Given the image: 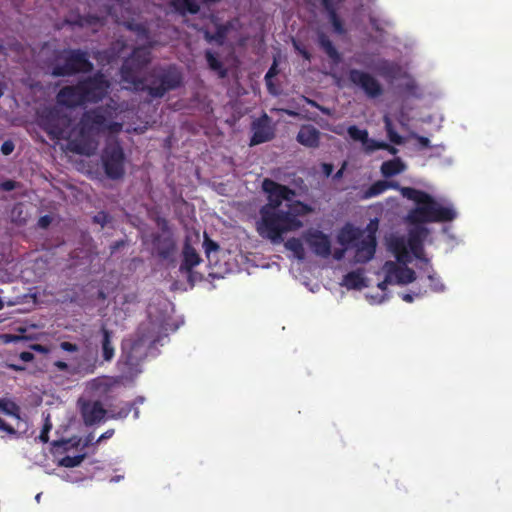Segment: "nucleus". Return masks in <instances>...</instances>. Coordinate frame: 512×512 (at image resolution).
<instances>
[{
  "label": "nucleus",
  "instance_id": "f257e3e1",
  "mask_svg": "<svg viewBox=\"0 0 512 512\" xmlns=\"http://www.w3.org/2000/svg\"><path fill=\"white\" fill-rule=\"evenodd\" d=\"M262 190L267 195V203L260 208L257 231L263 238L279 244L284 233L297 231L303 226L298 217L311 213L312 208L295 200L297 193L294 189L270 178L262 181Z\"/></svg>",
  "mask_w": 512,
  "mask_h": 512
},
{
  "label": "nucleus",
  "instance_id": "f03ea898",
  "mask_svg": "<svg viewBox=\"0 0 512 512\" xmlns=\"http://www.w3.org/2000/svg\"><path fill=\"white\" fill-rule=\"evenodd\" d=\"M181 84L182 75L176 68H152L129 88L135 92H147L151 98H162Z\"/></svg>",
  "mask_w": 512,
  "mask_h": 512
},
{
  "label": "nucleus",
  "instance_id": "7ed1b4c3",
  "mask_svg": "<svg viewBox=\"0 0 512 512\" xmlns=\"http://www.w3.org/2000/svg\"><path fill=\"white\" fill-rule=\"evenodd\" d=\"M117 108L106 104L85 111L80 119V132L84 134H118L123 129V124L116 121Z\"/></svg>",
  "mask_w": 512,
  "mask_h": 512
},
{
  "label": "nucleus",
  "instance_id": "20e7f679",
  "mask_svg": "<svg viewBox=\"0 0 512 512\" xmlns=\"http://www.w3.org/2000/svg\"><path fill=\"white\" fill-rule=\"evenodd\" d=\"M159 341V337L154 335L152 324L140 325L132 338L123 340L120 362L132 370L146 356L147 347L154 346Z\"/></svg>",
  "mask_w": 512,
  "mask_h": 512
},
{
  "label": "nucleus",
  "instance_id": "39448f33",
  "mask_svg": "<svg viewBox=\"0 0 512 512\" xmlns=\"http://www.w3.org/2000/svg\"><path fill=\"white\" fill-rule=\"evenodd\" d=\"M55 61L51 71L53 77L90 73L94 67L88 52L81 49H64L56 55Z\"/></svg>",
  "mask_w": 512,
  "mask_h": 512
},
{
  "label": "nucleus",
  "instance_id": "423d86ee",
  "mask_svg": "<svg viewBox=\"0 0 512 512\" xmlns=\"http://www.w3.org/2000/svg\"><path fill=\"white\" fill-rule=\"evenodd\" d=\"M400 192L403 197L414 201L417 205L407 215V221L410 224L432 223L434 198L430 194L413 187H401Z\"/></svg>",
  "mask_w": 512,
  "mask_h": 512
},
{
  "label": "nucleus",
  "instance_id": "0eeeda50",
  "mask_svg": "<svg viewBox=\"0 0 512 512\" xmlns=\"http://www.w3.org/2000/svg\"><path fill=\"white\" fill-rule=\"evenodd\" d=\"M101 163L109 179L119 180L124 177L126 156L118 140L106 142L101 153Z\"/></svg>",
  "mask_w": 512,
  "mask_h": 512
},
{
  "label": "nucleus",
  "instance_id": "6e6552de",
  "mask_svg": "<svg viewBox=\"0 0 512 512\" xmlns=\"http://www.w3.org/2000/svg\"><path fill=\"white\" fill-rule=\"evenodd\" d=\"M150 52L143 47H136L129 57L125 58L120 68L121 81L131 87L139 77V73L150 63Z\"/></svg>",
  "mask_w": 512,
  "mask_h": 512
},
{
  "label": "nucleus",
  "instance_id": "1a4fd4ad",
  "mask_svg": "<svg viewBox=\"0 0 512 512\" xmlns=\"http://www.w3.org/2000/svg\"><path fill=\"white\" fill-rule=\"evenodd\" d=\"M79 82L86 104H96L102 101L110 88V82L101 72L79 80Z\"/></svg>",
  "mask_w": 512,
  "mask_h": 512
},
{
  "label": "nucleus",
  "instance_id": "9d476101",
  "mask_svg": "<svg viewBox=\"0 0 512 512\" xmlns=\"http://www.w3.org/2000/svg\"><path fill=\"white\" fill-rule=\"evenodd\" d=\"M349 81L361 88L370 98H377L383 93V89L379 81L368 72L351 69L348 73Z\"/></svg>",
  "mask_w": 512,
  "mask_h": 512
},
{
  "label": "nucleus",
  "instance_id": "9b49d317",
  "mask_svg": "<svg viewBox=\"0 0 512 512\" xmlns=\"http://www.w3.org/2000/svg\"><path fill=\"white\" fill-rule=\"evenodd\" d=\"M56 100L59 105L69 109L86 105L79 81L75 85L62 87L56 95Z\"/></svg>",
  "mask_w": 512,
  "mask_h": 512
},
{
  "label": "nucleus",
  "instance_id": "f8f14e48",
  "mask_svg": "<svg viewBox=\"0 0 512 512\" xmlns=\"http://www.w3.org/2000/svg\"><path fill=\"white\" fill-rule=\"evenodd\" d=\"M428 233L429 231L426 227L417 226L409 230L408 238L406 239L407 250H410L415 258L424 261L427 265H429V260L424 256L423 242Z\"/></svg>",
  "mask_w": 512,
  "mask_h": 512
},
{
  "label": "nucleus",
  "instance_id": "ddd939ff",
  "mask_svg": "<svg viewBox=\"0 0 512 512\" xmlns=\"http://www.w3.org/2000/svg\"><path fill=\"white\" fill-rule=\"evenodd\" d=\"M304 240L317 256L327 258L331 254L329 236L319 230H310L304 234Z\"/></svg>",
  "mask_w": 512,
  "mask_h": 512
},
{
  "label": "nucleus",
  "instance_id": "4468645a",
  "mask_svg": "<svg viewBox=\"0 0 512 512\" xmlns=\"http://www.w3.org/2000/svg\"><path fill=\"white\" fill-rule=\"evenodd\" d=\"M355 261L358 263H367L370 261L375 254L377 240L373 232L365 235L361 240L355 244Z\"/></svg>",
  "mask_w": 512,
  "mask_h": 512
},
{
  "label": "nucleus",
  "instance_id": "2eb2a0df",
  "mask_svg": "<svg viewBox=\"0 0 512 512\" xmlns=\"http://www.w3.org/2000/svg\"><path fill=\"white\" fill-rule=\"evenodd\" d=\"M81 413L84 423L91 426L102 421L107 411L100 401H92L82 405Z\"/></svg>",
  "mask_w": 512,
  "mask_h": 512
},
{
  "label": "nucleus",
  "instance_id": "dca6fc26",
  "mask_svg": "<svg viewBox=\"0 0 512 512\" xmlns=\"http://www.w3.org/2000/svg\"><path fill=\"white\" fill-rule=\"evenodd\" d=\"M397 265L395 262L387 261L384 268H387L393 277L394 283L406 285L412 283L416 279V273L413 269L406 266Z\"/></svg>",
  "mask_w": 512,
  "mask_h": 512
},
{
  "label": "nucleus",
  "instance_id": "f3484780",
  "mask_svg": "<svg viewBox=\"0 0 512 512\" xmlns=\"http://www.w3.org/2000/svg\"><path fill=\"white\" fill-rule=\"evenodd\" d=\"M388 250L401 264L410 262L411 257L407 250L406 238L404 236H391L387 241Z\"/></svg>",
  "mask_w": 512,
  "mask_h": 512
},
{
  "label": "nucleus",
  "instance_id": "a211bd4d",
  "mask_svg": "<svg viewBox=\"0 0 512 512\" xmlns=\"http://www.w3.org/2000/svg\"><path fill=\"white\" fill-rule=\"evenodd\" d=\"M320 131L310 124L302 125L296 136V140L308 148H317L320 144Z\"/></svg>",
  "mask_w": 512,
  "mask_h": 512
},
{
  "label": "nucleus",
  "instance_id": "6ab92c4d",
  "mask_svg": "<svg viewBox=\"0 0 512 512\" xmlns=\"http://www.w3.org/2000/svg\"><path fill=\"white\" fill-rule=\"evenodd\" d=\"M153 245L158 256L162 259H168L176 248L175 242L170 234L155 236Z\"/></svg>",
  "mask_w": 512,
  "mask_h": 512
},
{
  "label": "nucleus",
  "instance_id": "aec40b11",
  "mask_svg": "<svg viewBox=\"0 0 512 512\" xmlns=\"http://www.w3.org/2000/svg\"><path fill=\"white\" fill-rule=\"evenodd\" d=\"M323 8L328 14V19L333 27L335 33L344 35L346 29L344 23L337 13V7L334 0H320Z\"/></svg>",
  "mask_w": 512,
  "mask_h": 512
},
{
  "label": "nucleus",
  "instance_id": "412c9836",
  "mask_svg": "<svg viewBox=\"0 0 512 512\" xmlns=\"http://www.w3.org/2000/svg\"><path fill=\"white\" fill-rule=\"evenodd\" d=\"M102 334L101 339V355L105 362H111L115 356V348L112 343L114 332L108 329L105 325L100 328Z\"/></svg>",
  "mask_w": 512,
  "mask_h": 512
},
{
  "label": "nucleus",
  "instance_id": "4be33fe9",
  "mask_svg": "<svg viewBox=\"0 0 512 512\" xmlns=\"http://www.w3.org/2000/svg\"><path fill=\"white\" fill-rule=\"evenodd\" d=\"M457 217V212L452 205L443 206L434 199L432 223L451 222Z\"/></svg>",
  "mask_w": 512,
  "mask_h": 512
},
{
  "label": "nucleus",
  "instance_id": "5701e85b",
  "mask_svg": "<svg viewBox=\"0 0 512 512\" xmlns=\"http://www.w3.org/2000/svg\"><path fill=\"white\" fill-rule=\"evenodd\" d=\"M389 188L392 189H400L399 184L397 182H391L386 180H378L371 184L362 195L363 199H370L376 196L381 195Z\"/></svg>",
  "mask_w": 512,
  "mask_h": 512
},
{
  "label": "nucleus",
  "instance_id": "b1692460",
  "mask_svg": "<svg viewBox=\"0 0 512 512\" xmlns=\"http://www.w3.org/2000/svg\"><path fill=\"white\" fill-rule=\"evenodd\" d=\"M317 42L320 48L325 52V54L332 60L333 63L338 64L341 62V55L329 39V37L324 32H319L317 34Z\"/></svg>",
  "mask_w": 512,
  "mask_h": 512
},
{
  "label": "nucleus",
  "instance_id": "393cba45",
  "mask_svg": "<svg viewBox=\"0 0 512 512\" xmlns=\"http://www.w3.org/2000/svg\"><path fill=\"white\" fill-rule=\"evenodd\" d=\"M201 262V258L197 251L189 244L183 248V261L180 265V271L190 272L195 266Z\"/></svg>",
  "mask_w": 512,
  "mask_h": 512
},
{
  "label": "nucleus",
  "instance_id": "a878e982",
  "mask_svg": "<svg viewBox=\"0 0 512 512\" xmlns=\"http://www.w3.org/2000/svg\"><path fill=\"white\" fill-rule=\"evenodd\" d=\"M56 113L50 111L45 119H43V128L52 139H60L63 136V128L57 123Z\"/></svg>",
  "mask_w": 512,
  "mask_h": 512
},
{
  "label": "nucleus",
  "instance_id": "bb28decb",
  "mask_svg": "<svg viewBox=\"0 0 512 512\" xmlns=\"http://www.w3.org/2000/svg\"><path fill=\"white\" fill-rule=\"evenodd\" d=\"M406 166L400 158H394L382 163L380 171L386 178L402 173Z\"/></svg>",
  "mask_w": 512,
  "mask_h": 512
},
{
  "label": "nucleus",
  "instance_id": "cd10ccee",
  "mask_svg": "<svg viewBox=\"0 0 512 512\" xmlns=\"http://www.w3.org/2000/svg\"><path fill=\"white\" fill-rule=\"evenodd\" d=\"M254 133L251 137L250 145H258L272 139V132L269 127L262 124L260 121L253 124Z\"/></svg>",
  "mask_w": 512,
  "mask_h": 512
},
{
  "label": "nucleus",
  "instance_id": "c85d7f7f",
  "mask_svg": "<svg viewBox=\"0 0 512 512\" xmlns=\"http://www.w3.org/2000/svg\"><path fill=\"white\" fill-rule=\"evenodd\" d=\"M53 366L56 368L57 371H60V372H65V373H68V374H76L82 370H85L86 373H93L95 368H96V365L95 363L89 365L88 367L82 369L81 365L80 364H77V365H74V364H69L65 361H62V360H57L53 363Z\"/></svg>",
  "mask_w": 512,
  "mask_h": 512
},
{
  "label": "nucleus",
  "instance_id": "c756f323",
  "mask_svg": "<svg viewBox=\"0 0 512 512\" xmlns=\"http://www.w3.org/2000/svg\"><path fill=\"white\" fill-rule=\"evenodd\" d=\"M171 5L182 15L187 12L197 14L200 10V6L195 0H172Z\"/></svg>",
  "mask_w": 512,
  "mask_h": 512
},
{
  "label": "nucleus",
  "instance_id": "7c9ffc66",
  "mask_svg": "<svg viewBox=\"0 0 512 512\" xmlns=\"http://www.w3.org/2000/svg\"><path fill=\"white\" fill-rule=\"evenodd\" d=\"M343 283L348 289H361L365 279L360 271H351L344 276Z\"/></svg>",
  "mask_w": 512,
  "mask_h": 512
},
{
  "label": "nucleus",
  "instance_id": "2f4dec72",
  "mask_svg": "<svg viewBox=\"0 0 512 512\" xmlns=\"http://www.w3.org/2000/svg\"><path fill=\"white\" fill-rule=\"evenodd\" d=\"M205 58L209 68L216 71L220 78H224L227 75V70L224 68L223 63L217 58V56L210 50L205 52Z\"/></svg>",
  "mask_w": 512,
  "mask_h": 512
},
{
  "label": "nucleus",
  "instance_id": "473e14b6",
  "mask_svg": "<svg viewBox=\"0 0 512 512\" xmlns=\"http://www.w3.org/2000/svg\"><path fill=\"white\" fill-rule=\"evenodd\" d=\"M229 31V27L224 24L216 25V31L211 34L210 32H205V39L209 42H216L219 45H222L226 39L227 33Z\"/></svg>",
  "mask_w": 512,
  "mask_h": 512
},
{
  "label": "nucleus",
  "instance_id": "72a5a7b5",
  "mask_svg": "<svg viewBox=\"0 0 512 512\" xmlns=\"http://www.w3.org/2000/svg\"><path fill=\"white\" fill-rule=\"evenodd\" d=\"M285 248L293 252L294 257L298 260H304L305 250L299 238L292 237L285 242Z\"/></svg>",
  "mask_w": 512,
  "mask_h": 512
},
{
  "label": "nucleus",
  "instance_id": "f704fd0d",
  "mask_svg": "<svg viewBox=\"0 0 512 512\" xmlns=\"http://www.w3.org/2000/svg\"><path fill=\"white\" fill-rule=\"evenodd\" d=\"M0 412L6 415L20 418V407L12 400L0 398Z\"/></svg>",
  "mask_w": 512,
  "mask_h": 512
},
{
  "label": "nucleus",
  "instance_id": "c9c22d12",
  "mask_svg": "<svg viewBox=\"0 0 512 512\" xmlns=\"http://www.w3.org/2000/svg\"><path fill=\"white\" fill-rule=\"evenodd\" d=\"M383 121H384L385 130H386L389 140L392 143L397 144V145L402 144L403 138L394 129L391 119L388 116H384Z\"/></svg>",
  "mask_w": 512,
  "mask_h": 512
},
{
  "label": "nucleus",
  "instance_id": "e433bc0d",
  "mask_svg": "<svg viewBox=\"0 0 512 512\" xmlns=\"http://www.w3.org/2000/svg\"><path fill=\"white\" fill-rule=\"evenodd\" d=\"M85 457V454H78L75 456L66 455L59 460V466L66 468L77 467L82 463Z\"/></svg>",
  "mask_w": 512,
  "mask_h": 512
},
{
  "label": "nucleus",
  "instance_id": "4c0bfd02",
  "mask_svg": "<svg viewBox=\"0 0 512 512\" xmlns=\"http://www.w3.org/2000/svg\"><path fill=\"white\" fill-rule=\"evenodd\" d=\"M347 132L350 138L354 141H360L362 143H366L368 141V131L360 129L356 125L349 126Z\"/></svg>",
  "mask_w": 512,
  "mask_h": 512
},
{
  "label": "nucleus",
  "instance_id": "58836bf2",
  "mask_svg": "<svg viewBox=\"0 0 512 512\" xmlns=\"http://www.w3.org/2000/svg\"><path fill=\"white\" fill-rule=\"evenodd\" d=\"M427 279L430 282L429 285H430V288L432 291H434V292H443L444 291L445 286L434 271L428 275Z\"/></svg>",
  "mask_w": 512,
  "mask_h": 512
},
{
  "label": "nucleus",
  "instance_id": "ea45409f",
  "mask_svg": "<svg viewBox=\"0 0 512 512\" xmlns=\"http://www.w3.org/2000/svg\"><path fill=\"white\" fill-rule=\"evenodd\" d=\"M134 409V404L131 402L125 403V405L115 414H113L111 417L115 419L119 418H126L130 412ZM139 411L137 408H135V417H138Z\"/></svg>",
  "mask_w": 512,
  "mask_h": 512
},
{
  "label": "nucleus",
  "instance_id": "a19ab883",
  "mask_svg": "<svg viewBox=\"0 0 512 512\" xmlns=\"http://www.w3.org/2000/svg\"><path fill=\"white\" fill-rule=\"evenodd\" d=\"M363 144L365 145V150L367 152H373L375 150L386 149V142H383V141H377V140L368 138V141Z\"/></svg>",
  "mask_w": 512,
  "mask_h": 512
},
{
  "label": "nucleus",
  "instance_id": "79ce46f5",
  "mask_svg": "<svg viewBox=\"0 0 512 512\" xmlns=\"http://www.w3.org/2000/svg\"><path fill=\"white\" fill-rule=\"evenodd\" d=\"M51 429H52V424L50 423L49 419L47 418L42 427L40 435H39V439L41 442L47 443L49 441V432Z\"/></svg>",
  "mask_w": 512,
  "mask_h": 512
},
{
  "label": "nucleus",
  "instance_id": "37998d69",
  "mask_svg": "<svg viewBox=\"0 0 512 512\" xmlns=\"http://www.w3.org/2000/svg\"><path fill=\"white\" fill-rule=\"evenodd\" d=\"M203 245L207 255H209L213 251L219 250V245L215 241L210 239L208 236H205Z\"/></svg>",
  "mask_w": 512,
  "mask_h": 512
},
{
  "label": "nucleus",
  "instance_id": "c03bdc74",
  "mask_svg": "<svg viewBox=\"0 0 512 512\" xmlns=\"http://www.w3.org/2000/svg\"><path fill=\"white\" fill-rule=\"evenodd\" d=\"M426 290H418V291H412V293H404L402 294L401 298L403 301L407 302V303H411L413 300H414V297H421L423 296L424 294H426Z\"/></svg>",
  "mask_w": 512,
  "mask_h": 512
},
{
  "label": "nucleus",
  "instance_id": "a18cd8bd",
  "mask_svg": "<svg viewBox=\"0 0 512 512\" xmlns=\"http://www.w3.org/2000/svg\"><path fill=\"white\" fill-rule=\"evenodd\" d=\"M385 270V278L382 282L378 284V288L382 291L387 289V286L390 284H394V280L392 275L390 274L389 270L387 268H384Z\"/></svg>",
  "mask_w": 512,
  "mask_h": 512
},
{
  "label": "nucleus",
  "instance_id": "49530a36",
  "mask_svg": "<svg viewBox=\"0 0 512 512\" xmlns=\"http://www.w3.org/2000/svg\"><path fill=\"white\" fill-rule=\"evenodd\" d=\"M15 149L14 142L12 140H6L1 145V152L3 155H10Z\"/></svg>",
  "mask_w": 512,
  "mask_h": 512
},
{
  "label": "nucleus",
  "instance_id": "de8ad7c7",
  "mask_svg": "<svg viewBox=\"0 0 512 512\" xmlns=\"http://www.w3.org/2000/svg\"><path fill=\"white\" fill-rule=\"evenodd\" d=\"M59 347L63 350V351H66V352H78L79 351V346L75 343H71V342H68V341H63L59 344Z\"/></svg>",
  "mask_w": 512,
  "mask_h": 512
},
{
  "label": "nucleus",
  "instance_id": "09e8293b",
  "mask_svg": "<svg viewBox=\"0 0 512 512\" xmlns=\"http://www.w3.org/2000/svg\"><path fill=\"white\" fill-rule=\"evenodd\" d=\"M52 220H53V218L50 215L41 216L38 219L37 226L41 229H46L50 226V224L52 223Z\"/></svg>",
  "mask_w": 512,
  "mask_h": 512
},
{
  "label": "nucleus",
  "instance_id": "8fccbe9b",
  "mask_svg": "<svg viewBox=\"0 0 512 512\" xmlns=\"http://www.w3.org/2000/svg\"><path fill=\"white\" fill-rule=\"evenodd\" d=\"M277 72V64L274 62L265 75V81L268 87L272 86L271 78L274 77Z\"/></svg>",
  "mask_w": 512,
  "mask_h": 512
},
{
  "label": "nucleus",
  "instance_id": "3c124183",
  "mask_svg": "<svg viewBox=\"0 0 512 512\" xmlns=\"http://www.w3.org/2000/svg\"><path fill=\"white\" fill-rule=\"evenodd\" d=\"M17 187V182L14 180H6L0 183V189L3 191H12Z\"/></svg>",
  "mask_w": 512,
  "mask_h": 512
},
{
  "label": "nucleus",
  "instance_id": "603ef678",
  "mask_svg": "<svg viewBox=\"0 0 512 512\" xmlns=\"http://www.w3.org/2000/svg\"><path fill=\"white\" fill-rule=\"evenodd\" d=\"M0 430L4 431L10 435L17 434L16 430L11 425L6 423L2 418H0Z\"/></svg>",
  "mask_w": 512,
  "mask_h": 512
},
{
  "label": "nucleus",
  "instance_id": "864d4df0",
  "mask_svg": "<svg viewBox=\"0 0 512 512\" xmlns=\"http://www.w3.org/2000/svg\"><path fill=\"white\" fill-rule=\"evenodd\" d=\"M303 100H304L307 104L311 105L312 107H315V108L319 109V110H320L321 112H323L324 114H328V113H329V111H328V109H327V108H325V107H323V106L319 105L315 100H312V99H310V98H308V97H305V96H303Z\"/></svg>",
  "mask_w": 512,
  "mask_h": 512
},
{
  "label": "nucleus",
  "instance_id": "5fc2aeb1",
  "mask_svg": "<svg viewBox=\"0 0 512 512\" xmlns=\"http://www.w3.org/2000/svg\"><path fill=\"white\" fill-rule=\"evenodd\" d=\"M357 232H355L354 230H350L347 232V235L346 234H343L342 237H341V242L342 243H345V242H352L354 240L357 239Z\"/></svg>",
  "mask_w": 512,
  "mask_h": 512
},
{
  "label": "nucleus",
  "instance_id": "6e6d98bb",
  "mask_svg": "<svg viewBox=\"0 0 512 512\" xmlns=\"http://www.w3.org/2000/svg\"><path fill=\"white\" fill-rule=\"evenodd\" d=\"M19 357L24 362H30L34 359V354L29 351H23L20 353Z\"/></svg>",
  "mask_w": 512,
  "mask_h": 512
},
{
  "label": "nucleus",
  "instance_id": "4d7b16f0",
  "mask_svg": "<svg viewBox=\"0 0 512 512\" xmlns=\"http://www.w3.org/2000/svg\"><path fill=\"white\" fill-rule=\"evenodd\" d=\"M333 165L330 164V163H323L322 164V170H323V173L325 174V176L329 177L332 172H333Z\"/></svg>",
  "mask_w": 512,
  "mask_h": 512
},
{
  "label": "nucleus",
  "instance_id": "13d9d810",
  "mask_svg": "<svg viewBox=\"0 0 512 512\" xmlns=\"http://www.w3.org/2000/svg\"><path fill=\"white\" fill-rule=\"evenodd\" d=\"M94 221L96 223H100L103 226L105 224V222H106V214L105 213H99L98 215H96L94 217Z\"/></svg>",
  "mask_w": 512,
  "mask_h": 512
},
{
  "label": "nucleus",
  "instance_id": "bf43d9fd",
  "mask_svg": "<svg viewBox=\"0 0 512 512\" xmlns=\"http://www.w3.org/2000/svg\"><path fill=\"white\" fill-rule=\"evenodd\" d=\"M114 434V430L113 429H109L107 430L106 432H104L100 437L99 439L97 440V442H100L104 439H108L110 437H112V435Z\"/></svg>",
  "mask_w": 512,
  "mask_h": 512
},
{
  "label": "nucleus",
  "instance_id": "052dcab7",
  "mask_svg": "<svg viewBox=\"0 0 512 512\" xmlns=\"http://www.w3.org/2000/svg\"><path fill=\"white\" fill-rule=\"evenodd\" d=\"M344 169H345V163L343 164V166L334 174L333 176V179L334 180H339L340 178L343 177V173H344Z\"/></svg>",
  "mask_w": 512,
  "mask_h": 512
},
{
  "label": "nucleus",
  "instance_id": "680f3d73",
  "mask_svg": "<svg viewBox=\"0 0 512 512\" xmlns=\"http://www.w3.org/2000/svg\"><path fill=\"white\" fill-rule=\"evenodd\" d=\"M419 143L424 147L430 146V140L427 137H419Z\"/></svg>",
  "mask_w": 512,
  "mask_h": 512
},
{
  "label": "nucleus",
  "instance_id": "e2e57ef3",
  "mask_svg": "<svg viewBox=\"0 0 512 512\" xmlns=\"http://www.w3.org/2000/svg\"><path fill=\"white\" fill-rule=\"evenodd\" d=\"M390 154H396L398 152L397 148H395L394 146L386 143V149Z\"/></svg>",
  "mask_w": 512,
  "mask_h": 512
},
{
  "label": "nucleus",
  "instance_id": "0e129e2a",
  "mask_svg": "<svg viewBox=\"0 0 512 512\" xmlns=\"http://www.w3.org/2000/svg\"><path fill=\"white\" fill-rule=\"evenodd\" d=\"M301 55L303 56L304 59L306 60H310L311 59V54L309 51H307L306 49H302V50H299Z\"/></svg>",
  "mask_w": 512,
  "mask_h": 512
},
{
  "label": "nucleus",
  "instance_id": "69168bd1",
  "mask_svg": "<svg viewBox=\"0 0 512 512\" xmlns=\"http://www.w3.org/2000/svg\"><path fill=\"white\" fill-rule=\"evenodd\" d=\"M343 256H344V250H336L334 253V258L337 260L342 259Z\"/></svg>",
  "mask_w": 512,
  "mask_h": 512
},
{
  "label": "nucleus",
  "instance_id": "338daca9",
  "mask_svg": "<svg viewBox=\"0 0 512 512\" xmlns=\"http://www.w3.org/2000/svg\"><path fill=\"white\" fill-rule=\"evenodd\" d=\"M92 150H94V148H92V149H85L84 147L78 148V152L84 153L86 155H90L92 153Z\"/></svg>",
  "mask_w": 512,
  "mask_h": 512
},
{
  "label": "nucleus",
  "instance_id": "774afa93",
  "mask_svg": "<svg viewBox=\"0 0 512 512\" xmlns=\"http://www.w3.org/2000/svg\"><path fill=\"white\" fill-rule=\"evenodd\" d=\"M10 367L15 370V371H22L24 370V367L20 366V365H16V364H12L10 365Z\"/></svg>",
  "mask_w": 512,
  "mask_h": 512
}]
</instances>
